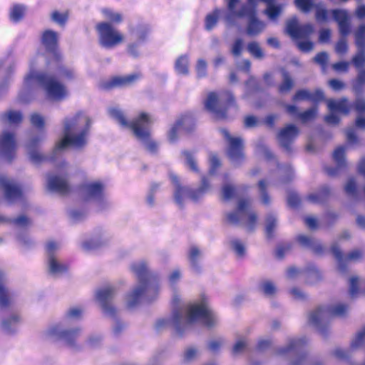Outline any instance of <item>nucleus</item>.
<instances>
[{"label": "nucleus", "mask_w": 365, "mask_h": 365, "mask_svg": "<svg viewBox=\"0 0 365 365\" xmlns=\"http://www.w3.org/2000/svg\"><path fill=\"white\" fill-rule=\"evenodd\" d=\"M190 119L188 118H179L168 133V140L172 143L176 142L178 138V133L181 130L180 126L185 125L186 123H190Z\"/></svg>", "instance_id": "obj_41"}, {"label": "nucleus", "mask_w": 365, "mask_h": 365, "mask_svg": "<svg viewBox=\"0 0 365 365\" xmlns=\"http://www.w3.org/2000/svg\"><path fill=\"white\" fill-rule=\"evenodd\" d=\"M6 279L4 273L0 270V307L6 308L10 304V293L6 286Z\"/></svg>", "instance_id": "obj_35"}, {"label": "nucleus", "mask_w": 365, "mask_h": 365, "mask_svg": "<svg viewBox=\"0 0 365 365\" xmlns=\"http://www.w3.org/2000/svg\"><path fill=\"white\" fill-rule=\"evenodd\" d=\"M83 316V309L81 307H74L67 309L63 318L58 322L66 325H75L80 321Z\"/></svg>", "instance_id": "obj_29"}, {"label": "nucleus", "mask_w": 365, "mask_h": 365, "mask_svg": "<svg viewBox=\"0 0 365 365\" xmlns=\"http://www.w3.org/2000/svg\"><path fill=\"white\" fill-rule=\"evenodd\" d=\"M96 207L98 212L108 210L111 207L112 203L106 197L104 194L101 199H97L96 201Z\"/></svg>", "instance_id": "obj_63"}, {"label": "nucleus", "mask_w": 365, "mask_h": 365, "mask_svg": "<svg viewBox=\"0 0 365 365\" xmlns=\"http://www.w3.org/2000/svg\"><path fill=\"white\" fill-rule=\"evenodd\" d=\"M277 226V216L274 214H269L267 216L265 221V229L267 237H273L274 230Z\"/></svg>", "instance_id": "obj_49"}, {"label": "nucleus", "mask_w": 365, "mask_h": 365, "mask_svg": "<svg viewBox=\"0 0 365 365\" xmlns=\"http://www.w3.org/2000/svg\"><path fill=\"white\" fill-rule=\"evenodd\" d=\"M230 249L235 252L237 257L242 259L246 255L245 243L240 239L232 237L229 240Z\"/></svg>", "instance_id": "obj_39"}, {"label": "nucleus", "mask_w": 365, "mask_h": 365, "mask_svg": "<svg viewBox=\"0 0 365 365\" xmlns=\"http://www.w3.org/2000/svg\"><path fill=\"white\" fill-rule=\"evenodd\" d=\"M258 289L267 297H273L277 291L274 283L269 279H263L258 284Z\"/></svg>", "instance_id": "obj_42"}, {"label": "nucleus", "mask_w": 365, "mask_h": 365, "mask_svg": "<svg viewBox=\"0 0 365 365\" xmlns=\"http://www.w3.org/2000/svg\"><path fill=\"white\" fill-rule=\"evenodd\" d=\"M150 123L148 114L142 113L140 114V118L132 124L131 127L135 136L143 143L150 153L155 154L158 151V145L150 137L149 125Z\"/></svg>", "instance_id": "obj_13"}, {"label": "nucleus", "mask_w": 365, "mask_h": 365, "mask_svg": "<svg viewBox=\"0 0 365 365\" xmlns=\"http://www.w3.org/2000/svg\"><path fill=\"white\" fill-rule=\"evenodd\" d=\"M317 113V108L316 106H313L303 113H299L298 112V120L300 119L304 122L309 121L315 118Z\"/></svg>", "instance_id": "obj_62"}, {"label": "nucleus", "mask_w": 365, "mask_h": 365, "mask_svg": "<svg viewBox=\"0 0 365 365\" xmlns=\"http://www.w3.org/2000/svg\"><path fill=\"white\" fill-rule=\"evenodd\" d=\"M220 132L228 143L229 158L234 164L240 163L244 159L243 140L240 137H232L225 129H221Z\"/></svg>", "instance_id": "obj_16"}, {"label": "nucleus", "mask_w": 365, "mask_h": 365, "mask_svg": "<svg viewBox=\"0 0 365 365\" xmlns=\"http://www.w3.org/2000/svg\"><path fill=\"white\" fill-rule=\"evenodd\" d=\"M108 111L109 115L113 119H114L118 123H119L122 127L125 128H130L131 130H132V127H131L132 124L140 118V115H139L132 122L129 123L126 120L123 111L121 110H120L118 108H117V107L110 108H108Z\"/></svg>", "instance_id": "obj_31"}, {"label": "nucleus", "mask_w": 365, "mask_h": 365, "mask_svg": "<svg viewBox=\"0 0 365 365\" xmlns=\"http://www.w3.org/2000/svg\"><path fill=\"white\" fill-rule=\"evenodd\" d=\"M143 43L135 41L129 43L127 46V52L133 58H138L140 56V46Z\"/></svg>", "instance_id": "obj_61"}, {"label": "nucleus", "mask_w": 365, "mask_h": 365, "mask_svg": "<svg viewBox=\"0 0 365 365\" xmlns=\"http://www.w3.org/2000/svg\"><path fill=\"white\" fill-rule=\"evenodd\" d=\"M314 32V26L312 24H298V48L304 52H309L314 48V43L309 41H300L299 37L302 35L308 36Z\"/></svg>", "instance_id": "obj_27"}, {"label": "nucleus", "mask_w": 365, "mask_h": 365, "mask_svg": "<svg viewBox=\"0 0 365 365\" xmlns=\"http://www.w3.org/2000/svg\"><path fill=\"white\" fill-rule=\"evenodd\" d=\"M365 346V327L355 336L351 342V349Z\"/></svg>", "instance_id": "obj_55"}, {"label": "nucleus", "mask_w": 365, "mask_h": 365, "mask_svg": "<svg viewBox=\"0 0 365 365\" xmlns=\"http://www.w3.org/2000/svg\"><path fill=\"white\" fill-rule=\"evenodd\" d=\"M130 269L137 276L138 282L128 293L125 302L129 308H134L143 299L148 302L155 299L159 292V285L158 274L149 269L146 261L133 262Z\"/></svg>", "instance_id": "obj_4"}, {"label": "nucleus", "mask_w": 365, "mask_h": 365, "mask_svg": "<svg viewBox=\"0 0 365 365\" xmlns=\"http://www.w3.org/2000/svg\"><path fill=\"white\" fill-rule=\"evenodd\" d=\"M244 49V41L242 38H236L230 46V53L235 57L241 56Z\"/></svg>", "instance_id": "obj_59"}, {"label": "nucleus", "mask_w": 365, "mask_h": 365, "mask_svg": "<svg viewBox=\"0 0 365 365\" xmlns=\"http://www.w3.org/2000/svg\"><path fill=\"white\" fill-rule=\"evenodd\" d=\"M47 187L51 192L64 194L68 192L69 185L64 175L48 174Z\"/></svg>", "instance_id": "obj_22"}, {"label": "nucleus", "mask_w": 365, "mask_h": 365, "mask_svg": "<svg viewBox=\"0 0 365 365\" xmlns=\"http://www.w3.org/2000/svg\"><path fill=\"white\" fill-rule=\"evenodd\" d=\"M346 310L347 306L341 303L319 307L310 313L309 323L319 331L324 334L329 318L332 316H342Z\"/></svg>", "instance_id": "obj_10"}, {"label": "nucleus", "mask_w": 365, "mask_h": 365, "mask_svg": "<svg viewBox=\"0 0 365 365\" xmlns=\"http://www.w3.org/2000/svg\"><path fill=\"white\" fill-rule=\"evenodd\" d=\"M329 194V187L324 185L317 192L312 193L308 195L307 199L312 203H322L328 198Z\"/></svg>", "instance_id": "obj_43"}, {"label": "nucleus", "mask_w": 365, "mask_h": 365, "mask_svg": "<svg viewBox=\"0 0 365 365\" xmlns=\"http://www.w3.org/2000/svg\"><path fill=\"white\" fill-rule=\"evenodd\" d=\"M68 216L71 222L78 223L86 218L87 212L83 209H72L69 210Z\"/></svg>", "instance_id": "obj_51"}, {"label": "nucleus", "mask_w": 365, "mask_h": 365, "mask_svg": "<svg viewBox=\"0 0 365 365\" xmlns=\"http://www.w3.org/2000/svg\"><path fill=\"white\" fill-rule=\"evenodd\" d=\"M179 302L180 299L175 295L172 317L156 321L155 328L158 331L173 327L177 334L182 336L197 320H200L209 329L217 326L218 317L205 301L203 300L200 304H189L186 307H180L178 304Z\"/></svg>", "instance_id": "obj_3"}, {"label": "nucleus", "mask_w": 365, "mask_h": 365, "mask_svg": "<svg viewBox=\"0 0 365 365\" xmlns=\"http://www.w3.org/2000/svg\"><path fill=\"white\" fill-rule=\"evenodd\" d=\"M0 187L4 192V197L9 203H14L22 197L20 185L14 180L0 176Z\"/></svg>", "instance_id": "obj_17"}, {"label": "nucleus", "mask_w": 365, "mask_h": 365, "mask_svg": "<svg viewBox=\"0 0 365 365\" xmlns=\"http://www.w3.org/2000/svg\"><path fill=\"white\" fill-rule=\"evenodd\" d=\"M170 178L174 186V200L179 207L182 208L185 198H190L192 201L197 202L202 198L210 190V184L205 176L201 178V184L197 189L192 190L188 187L182 186L178 178L173 173H170Z\"/></svg>", "instance_id": "obj_8"}, {"label": "nucleus", "mask_w": 365, "mask_h": 365, "mask_svg": "<svg viewBox=\"0 0 365 365\" xmlns=\"http://www.w3.org/2000/svg\"><path fill=\"white\" fill-rule=\"evenodd\" d=\"M99 44L107 49H111L124 41V36L110 23L101 22L96 25Z\"/></svg>", "instance_id": "obj_14"}, {"label": "nucleus", "mask_w": 365, "mask_h": 365, "mask_svg": "<svg viewBox=\"0 0 365 365\" xmlns=\"http://www.w3.org/2000/svg\"><path fill=\"white\" fill-rule=\"evenodd\" d=\"M282 11V5H269L265 10V14L270 20L274 21L281 14Z\"/></svg>", "instance_id": "obj_57"}, {"label": "nucleus", "mask_w": 365, "mask_h": 365, "mask_svg": "<svg viewBox=\"0 0 365 365\" xmlns=\"http://www.w3.org/2000/svg\"><path fill=\"white\" fill-rule=\"evenodd\" d=\"M15 150L14 135L7 131L3 132L0 135V155L10 161L14 156Z\"/></svg>", "instance_id": "obj_20"}, {"label": "nucleus", "mask_w": 365, "mask_h": 365, "mask_svg": "<svg viewBox=\"0 0 365 365\" xmlns=\"http://www.w3.org/2000/svg\"><path fill=\"white\" fill-rule=\"evenodd\" d=\"M346 150V145H341L336 148L333 153V159L336 164V168L328 167L326 168L327 173L329 176H336L339 174V170L345 167V153Z\"/></svg>", "instance_id": "obj_26"}, {"label": "nucleus", "mask_w": 365, "mask_h": 365, "mask_svg": "<svg viewBox=\"0 0 365 365\" xmlns=\"http://www.w3.org/2000/svg\"><path fill=\"white\" fill-rule=\"evenodd\" d=\"M230 12L226 20L232 22L234 17L247 18L246 33L250 36L260 34L266 28V24L259 20L256 15L257 0H225Z\"/></svg>", "instance_id": "obj_5"}, {"label": "nucleus", "mask_w": 365, "mask_h": 365, "mask_svg": "<svg viewBox=\"0 0 365 365\" xmlns=\"http://www.w3.org/2000/svg\"><path fill=\"white\" fill-rule=\"evenodd\" d=\"M316 19L319 22L327 21L329 14H331L334 19L337 22L340 34L346 36L350 33V16L346 10L333 9L328 11L323 4H318L315 6Z\"/></svg>", "instance_id": "obj_12"}, {"label": "nucleus", "mask_w": 365, "mask_h": 365, "mask_svg": "<svg viewBox=\"0 0 365 365\" xmlns=\"http://www.w3.org/2000/svg\"><path fill=\"white\" fill-rule=\"evenodd\" d=\"M149 31V26L144 24H138L135 27L130 29L131 38L143 43L146 41Z\"/></svg>", "instance_id": "obj_32"}, {"label": "nucleus", "mask_w": 365, "mask_h": 365, "mask_svg": "<svg viewBox=\"0 0 365 365\" xmlns=\"http://www.w3.org/2000/svg\"><path fill=\"white\" fill-rule=\"evenodd\" d=\"M344 191L354 200H361L360 194L356 186V181L354 178H349L344 186Z\"/></svg>", "instance_id": "obj_44"}, {"label": "nucleus", "mask_w": 365, "mask_h": 365, "mask_svg": "<svg viewBox=\"0 0 365 365\" xmlns=\"http://www.w3.org/2000/svg\"><path fill=\"white\" fill-rule=\"evenodd\" d=\"M139 78L137 74H131L124 77H115L105 83L104 88L109 89L113 87L125 86L133 83Z\"/></svg>", "instance_id": "obj_30"}, {"label": "nucleus", "mask_w": 365, "mask_h": 365, "mask_svg": "<svg viewBox=\"0 0 365 365\" xmlns=\"http://www.w3.org/2000/svg\"><path fill=\"white\" fill-rule=\"evenodd\" d=\"M284 281L289 288V293L294 298L297 297V288L294 287L297 281V268L294 266L288 267L284 274Z\"/></svg>", "instance_id": "obj_34"}, {"label": "nucleus", "mask_w": 365, "mask_h": 365, "mask_svg": "<svg viewBox=\"0 0 365 365\" xmlns=\"http://www.w3.org/2000/svg\"><path fill=\"white\" fill-rule=\"evenodd\" d=\"M359 51L353 58L352 62L357 68H361L365 63V48H358Z\"/></svg>", "instance_id": "obj_64"}, {"label": "nucleus", "mask_w": 365, "mask_h": 365, "mask_svg": "<svg viewBox=\"0 0 365 365\" xmlns=\"http://www.w3.org/2000/svg\"><path fill=\"white\" fill-rule=\"evenodd\" d=\"M60 247V243L55 241H48L46 245L48 272L54 277H61L67 272L68 268V264L56 255Z\"/></svg>", "instance_id": "obj_15"}, {"label": "nucleus", "mask_w": 365, "mask_h": 365, "mask_svg": "<svg viewBox=\"0 0 365 365\" xmlns=\"http://www.w3.org/2000/svg\"><path fill=\"white\" fill-rule=\"evenodd\" d=\"M220 10L215 9L212 13L205 17V27L207 31H211L217 24L219 19Z\"/></svg>", "instance_id": "obj_52"}, {"label": "nucleus", "mask_w": 365, "mask_h": 365, "mask_svg": "<svg viewBox=\"0 0 365 365\" xmlns=\"http://www.w3.org/2000/svg\"><path fill=\"white\" fill-rule=\"evenodd\" d=\"M1 120L10 125H19L22 121V114L20 111L9 110L2 114Z\"/></svg>", "instance_id": "obj_46"}, {"label": "nucleus", "mask_w": 365, "mask_h": 365, "mask_svg": "<svg viewBox=\"0 0 365 365\" xmlns=\"http://www.w3.org/2000/svg\"><path fill=\"white\" fill-rule=\"evenodd\" d=\"M225 101H227L229 105L237 106L233 94L228 91H225L221 92L219 96L214 92L208 93L205 101V108L214 114L216 118H225L227 117V106L225 105Z\"/></svg>", "instance_id": "obj_11"}, {"label": "nucleus", "mask_w": 365, "mask_h": 365, "mask_svg": "<svg viewBox=\"0 0 365 365\" xmlns=\"http://www.w3.org/2000/svg\"><path fill=\"white\" fill-rule=\"evenodd\" d=\"M327 107L330 112H339L347 115L351 110V104L346 98L340 99H328L327 101Z\"/></svg>", "instance_id": "obj_28"}, {"label": "nucleus", "mask_w": 365, "mask_h": 365, "mask_svg": "<svg viewBox=\"0 0 365 365\" xmlns=\"http://www.w3.org/2000/svg\"><path fill=\"white\" fill-rule=\"evenodd\" d=\"M324 98V93L320 89L309 91L306 89L298 90V100H308L313 103L322 101Z\"/></svg>", "instance_id": "obj_33"}, {"label": "nucleus", "mask_w": 365, "mask_h": 365, "mask_svg": "<svg viewBox=\"0 0 365 365\" xmlns=\"http://www.w3.org/2000/svg\"><path fill=\"white\" fill-rule=\"evenodd\" d=\"M331 252L338 262L339 269L341 272H345L346 264L349 262H355L361 258L363 253L359 249H355L350 252L346 256H344L339 247L336 244L331 247Z\"/></svg>", "instance_id": "obj_18"}, {"label": "nucleus", "mask_w": 365, "mask_h": 365, "mask_svg": "<svg viewBox=\"0 0 365 365\" xmlns=\"http://www.w3.org/2000/svg\"><path fill=\"white\" fill-rule=\"evenodd\" d=\"M282 83L279 86V91L281 93H285L289 91L293 86V81L291 76L286 70H282Z\"/></svg>", "instance_id": "obj_53"}, {"label": "nucleus", "mask_w": 365, "mask_h": 365, "mask_svg": "<svg viewBox=\"0 0 365 365\" xmlns=\"http://www.w3.org/2000/svg\"><path fill=\"white\" fill-rule=\"evenodd\" d=\"M200 356L199 350L194 347L190 346L187 348L183 354V361L185 363H190L195 360Z\"/></svg>", "instance_id": "obj_56"}, {"label": "nucleus", "mask_w": 365, "mask_h": 365, "mask_svg": "<svg viewBox=\"0 0 365 365\" xmlns=\"http://www.w3.org/2000/svg\"><path fill=\"white\" fill-rule=\"evenodd\" d=\"M42 43L50 51H53L57 46L58 34L52 30H46L41 38Z\"/></svg>", "instance_id": "obj_37"}, {"label": "nucleus", "mask_w": 365, "mask_h": 365, "mask_svg": "<svg viewBox=\"0 0 365 365\" xmlns=\"http://www.w3.org/2000/svg\"><path fill=\"white\" fill-rule=\"evenodd\" d=\"M269 182L266 180H261L258 182L259 192L260 199L264 205H268L271 202V198L267 193Z\"/></svg>", "instance_id": "obj_47"}, {"label": "nucleus", "mask_w": 365, "mask_h": 365, "mask_svg": "<svg viewBox=\"0 0 365 365\" xmlns=\"http://www.w3.org/2000/svg\"><path fill=\"white\" fill-rule=\"evenodd\" d=\"M105 185L101 181L85 183L81 189V195L86 200L96 201L105 194Z\"/></svg>", "instance_id": "obj_19"}, {"label": "nucleus", "mask_w": 365, "mask_h": 365, "mask_svg": "<svg viewBox=\"0 0 365 365\" xmlns=\"http://www.w3.org/2000/svg\"><path fill=\"white\" fill-rule=\"evenodd\" d=\"M91 125V118L83 111L65 117L62 120L63 138L57 142L50 157L41 154L37 150L39 143L45 139L44 134L33 136L29 140L26 147L30 160L34 164H39L48 159L54 160L68 146L83 149L88 143Z\"/></svg>", "instance_id": "obj_1"}, {"label": "nucleus", "mask_w": 365, "mask_h": 365, "mask_svg": "<svg viewBox=\"0 0 365 365\" xmlns=\"http://www.w3.org/2000/svg\"><path fill=\"white\" fill-rule=\"evenodd\" d=\"M117 294V289L111 285L105 286L96 291L95 297L99 303L103 312L106 316L114 319L113 325L115 334H119L125 328V324L120 321L117 317V310L113 305V300Z\"/></svg>", "instance_id": "obj_7"}, {"label": "nucleus", "mask_w": 365, "mask_h": 365, "mask_svg": "<svg viewBox=\"0 0 365 365\" xmlns=\"http://www.w3.org/2000/svg\"><path fill=\"white\" fill-rule=\"evenodd\" d=\"M68 19V15L67 12L61 13L58 11H54L51 14V19L61 27L65 26Z\"/></svg>", "instance_id": "obj_54"}, {"label": "nucleus", "mask_w": 365, "mask_h": 365, "mask_svg": "<svg viewBox=\"0 0 365 365\" xmlns=\"http://www.w3.org/2000/svg\"><path fill=\"white\" fill-rule=\"evenodd\" d=\"M82 334V328L77 325H66L57 322L51 324L44 331L46 338L61 340L65 345L73 351H80L81 346L78 339Z\"/></svg>", "instance_id": "obj_6"}, {"label": "nucleus", "mask_w": 365, "mask_h": 365, "mask_svg": "<svg viewBox=\"0 0 365 365\" xmlns=\"http://www.w3.org/2000/svg\"><path fill=\"white\" fill-rule=\"evenodd\" d=\"M248 52L255 58L259 60L264 58V53L259 43L257 41H251L247 46Z\"/></svg>", "instance_id": "obj_48"}, {"label": "nucleus", "mask_w": 365, "mask_h": 365, "mask_svg": "<svg viewBox=\"0 0 365 365\" xmlns=\"http://www.w3.org/2000/svg\"><path fill=\"white\" fill-rule=\"evenodd\" d=\"M285 32L294 41H297V18L294 17L287 23Z\"/></svg>", "instance_id": "obj_60"}, {"label": "nucleus", "mask_w": 365, "mask_h": 365, "mask_svg": "<svg viewBox=\"0 0 365 365\" xmlns=\"http://www.w3.org/2000/svg\"><path fill=\"white\" fill-rule=\"evenodd\" d=\"M203 257L202 250L196 245H191L187 252V259L190 269L195 273H200L202 269V259Z\"/></svg>", "instance_id": "obj_23"}, {"label": "nucleus", "mask_w": 365, "mask_h": 365, "mask_svg": "<svg viewBox=\"0 0 365 365\" xmlns=\"http://www.w3.org/2000/svg\"><path fill=\"white\" fill-rule=\"evenodd\" d=\"M30 71L25 77L23 88L19 94L20 100L24 103H29L31 100V95L36 91V87L42 88L48 98L53 101H61L68 96L66 86L59 80L69 81L75 78L74 70L66 66H59L55 76L34 70V61L29 64Z\"/></svg>", "instance_id": "obj_2"}, {"label": "nucleus", "mask_w": 365, "mask_h": 365, "mask_svg": "<svg viewBox=\"0 0 365 365\" xmlns=\"http://www.w3.org/2000/svg\"><path fill=\"white\" fill-rule=\"evenodd\" d=\"M276 354L281 356L289 365H297V339L294 337L287 339L284 346L278 347Z\"/></svg>", "instance_id": "obj_21"}, {"label": "nucleus", "mask_w": 365, "mask_h": 365, "mask_svg": "<svg viewBox=\"0 0 365 365\" xmlns=\"http://www.w3.org/2000/svg\"><path fill=\"white\" fill-rule=\"evenodd\" d=\"M355 43L357 48H365V24L359 26L356 31Z\"/></svg>", "instance_id": "obj_58"}, {"label": "nucleus", "mask_w": 365, "mask_h": 365, "mask_svg": "<svg viewBox=\"0 0 365 365\" xmlns=\"http://www.w3.org/2000/svg\"><path fill=\"white\" fill-rule=\"evenodd\" d=\"M224 183L222 186L221 192L222 197L225 200H229L237 195V187L230 183L228 174H225L223 176Z\"/></svg>", "instance_id": "obj_36"}, {"label": "nucleus", "mask_w": 365, "mask_h": 365, "mask_svg": "<svg viewBox=\"0 0 365 365\" xmlns=\"http://www.w3.org/2000/svg\"><path fill=\"white\" fill-rule=\"evenodd\" d=\"M251 200L242 198L237 202V209L226 213L227 221L232 225H245L249 230H252L257 223V214L250 210Z\"/></svg>", "instance_id": "obj_9"}, {"label": "nucleus", "mask_w": 365, "mask_h": 365, "mask_svg": "<svg viewBox=\"0 0 365 365\" xmlns=\"http://www.w3.org/2000/svg\"><path fill=\"white\" fill-rule=\"evenodd\" d=\"M298 244L311 248L316 253H321L323 250L322 245L317 240L304 235H298Z\"/></svg>", "instance_id": "obj_40"}, {"label": "nucleus", "mask_w": 365, "mask_h": 365, "mask_svg": "<svg viewBox=\"0 0 365 365\" xmlns=\"http://www.w3.org/2000/svg\"><path fill=\"white\" fill-rule=\"evenodd\" d=\"M175 70L178 74L188 75L189 73V56L182 55L179 56L175 63Z\"/></svg>", "instance_id": "obj_45"}, {"label": "nucleus", "mask_w": 365, "mask_h": 365, "mask_svg": "<svg viewBox=\"0 0 365 365\" xmlns=\"http://www.w3.org/2000/svg\"><path fill=\"white\" fill-rule=\"evenodd\" d=\"M108 240L109 237L106 232L98 230L90 239L84 240L81 247L85 251H91L106 245Z\"/></svg>", "instance_id": "obj_24"}, {"label": "nucleus", "mask_w": 365, "mask_h": 365, "mask_svg": "<svg viewBox=\"0 0 365 365\" xmlns=\"http://www.w3.org/2000/svg\"><path fill=\"white\" fill-rule=\"evenodd\" d=\"M19 322V316L16 314H13L9 318L2 320L1 324V329L6 334H13L16 331Z\"/></svg>", "instance_id": "obj_38"}, {"label": "nucleus", "mask_w": 365, "mask_h": 365, "mask_svg": "<svg viewBox=\"0 0 365 365\" xmlns=\"http://www.w3.org/2000/svg\"><path fill=\"white\" fill-rule=\"evenodd\" d=\"M297 133V126L294 124L288 125L280 130L277 135L279 144L288 153L291 151V145Z\"/></svg>", "instance_id": "obj_25"}, {"label": "nucleus", "mask_w": 365, "mask_h": 365, "mask_svg": "<svg viewBox=\"0 0 365 365\" xmlns=\"http://www.w3.org/2000/svg\"><path fill=\"white\" fill-rule=\"evenodd\" d=\"M26 6L23 4H15L10 11V19L14 22L19 21L24 15Z\"/></svg>", "instance_id": "obj_50"}]
</instances>
